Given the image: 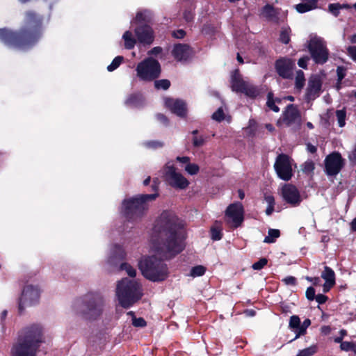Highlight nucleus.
<instances>
[{
	"instance_id": "ddd939ff",
	"label": "nucleus",
	"mask_w": 356,
	"mask_h": 356,
	"mask_svg": "<svg viewBox=\"0 0 356 356\" xmlns=\"http://www.w3.org/2000/svg\"><path fill=\"white\" fill-rule=\"evenodd\" d=\"M40 291L38 286L26 285L19 299V310L22 312L25 306H31L37 303L40 298Z\"/></svg>"
},
{
	"instance_id": "f8f14e48",
	"label": "nucleus",
	"mask_w": 356,
	"mask_h": 356,
	"mask_svg": "<svg viewBox=\"0 0 356 356\" xmlns=\"http://www.w3.org/2000/svg\"><path fill=\"white\" fill-rule=\"evenodd\" d=\"M163 173L166 181L171 186L179 189L188 187V181L181 174L176 172L175 168L169 163L164 168Z\"/></svg>"
},
{
	"instance_id": "58836bf2",
	"label": "nucleus",
	"mask_w": 356,
	"mask_h": 356,
	"mask_svg": "<svg viewBox=\"0 0 356 356\" xmlns=\"http://www.w3.org/2000/svg\"><path fill=\"white\" fill-rule=\"evenodd\" d=\"M317 351V346L316 345L311 346L307 348L301 350L298 352L296 356H312Z\"/></svg>"
},
{
	"instance_id": "864d4df0",
	"label": "nucleus",
	"mask_w": 356,
	"mask_h": 356,
	"mask_svg": "<svg viewBox=\"0 0 356 356\" xmlns=\"http://www.w3.org/2000/svg\"><path fill=\"white\" fill-rule=\"evenodd\" d=\"M354 345V342L349 341H343L341 343L340 348L343 351H352L353 346Z\"/></svg>"
},
{
	"instance_id": "473e14b6",
	"label": "nucleus",
	"mask_w": 356,
	"mask_h": 356,
	"mask_svg": "<svg viewBox=\"0 0 356 356\" xmlns=\"http://www.w3.org/2000/svg\"><path fill=\"white\" fill-rule=\"evenodd\" d=\"M291 29L283 27L280 31V40L284 44H288L290 41Z\"/></svg>"
},
{
	"instance_id": "2eb2a0df",
	"label": "nucleus",
	"mask_w": 356,
	"mask_h": 356,
	"mask_svg": "<svg viewBox=\"0 0 356 356\" xmlns=\"http://www.w3.org/2000/svg\"><path fill=\"white\" fill-rule=\"evenodd\" d=\"M281 196L284 201L292 207H298L302 201L298 188L289 184H284L281 189Z\"/></svg>"
},
{
	"instance_id": "5701e85b",
	"label": "nucleus",
	"mask_w": 356,
	"mask_h": 356,
	"mask_svg": "<svg viewBox=\"0 0 356 356\" xmlns=\"http://www.w3.org/2000/svg\"><path fill=\"white\" fill-rule=\"evenodd\" d=\"M192 49L187 44H176L172 50L174 57L180 61L186 60L192 55Z\"/></svg>"
},
{
	"instance_id": "4d7b16f0",
	"label": "nucleus",
	"mask_w": 356,
	"mask_h": 356,
	"mask_svg": "<svg viewBox=\"0 0 356 356\" xmlns=\"http://www.w3.org/2000/svg\"><path fill=\"white\" fill-rule=\"evenodd\" d=\"M286 285L295 286L296 284V279L293 276H288L282 280Z\"/></svg>"
},
{
	"instance_id": "2f4dec72",
	"label": "nucleus",
	"mask_w": 356,
	"mask_h": 356,
	"mask_svg": "<svg viewBox=\"0 0 356 356\" xmlns=\"http://www.w3.org/2000/svg\"><path fill=\"white\" fill-rule=\"evenodd\" d=\"M280 235L279 229H270L268 230V236L264 238V242L267 243H274Z\"/></svg>"
},
{
	"instance_id": "8fccbe9b",
	"label": "nucleus",
	"mask_w": 356,
	"mask_h": 356,
	"mask_svg": "<svg viewBox=\"0 0 356 356\" xmlns=\"http://www.w3.org/2000/svg\"><path fill=\"white\" fill-rule=\"evenodd\" d=\"M314 170V163L312 161H307L303 164L302 170L306 173H309Z\"/></svg>"
},
{
	"instance_id": "4c0bfd02",
	"label": "nucleus",
	"mask_w": 356,
	"mask_h": 356,
	"mask_svg": "<svg viewBox=\"0 0 356 356\" xmlns=\"http://www.w3.org/2000/svg\"><path fill=\"white\" fill-rule=\"evenodd\" d=\"M206 272V268L203 266H196L191 270L190 275L193 277L203 275Z\"/></svg>"
},
{
	"instance_id": "69168bd1",
	"label": "nucleus",
	"mask_w": 356,
	"mask_h": 356,
	"mask_svg": "<svg viewBox=\"0 0 356 356\" xmlns=\"http://www.w3.org/2000/svg\"><path fill=\"white\" fill-rule=\"evenodd\" d=\"M177 161H178L180 163H186L187 165L188 163H189L190 159L188 156H177Z\"/></svg>"
},
{
	"instance_id": "49530a36",
	"label": "nucleus",
	"mask_w": 356,
	"mask_h": 356,
	"mask_svg": "<svg viewBox=\"0 0 356 356\" xmlns=\"http://www.w3.org/2000/svg\"><path fill=\"white\" fill-rule=\"evenodd\" d=\"M268 263V260L266 258H261L258 261L252 264V268L254 270H259L262 269Z\"/></svg>"
},
{
	"instance_id": "bb28decb",
	"label": "nucleus",
	"mask_w": 356,
	"mask_h": 356,
	"mask_svg": "<svg viewBox=\"0 0 356 356\" xmlns=\"http://www.w3.org/2000/svg\"><path fill=\"white\" fill-rule=\"evenodd\" d=\"M279 14V9L274 8L270 4H266L264 6L261 12V16L268 20L276 19Z\"/></svg>"
},
{
	"instance_id": "774afa93",
	"label": "nucleus",
	"mask_w": 356,
	"mask_h": 356,
	"mask_svg": "<svg viewBox=\"0 0 356 356\" xmlns=\"http://www.w3.org/2000/svg\"><path fill=\"white\" fill-rule=\"evenodd\" d=\"M306 279L312 282L314 284H318L319 282H320V278L319 277H307Z\"/></svg>"
},
{
	"instance_id": "bf43d9fd",
	"label": "nucleus",
	"mask_w": 356,
	"mask_h": 356,
	"mask_svg": "<svg viewBox=\"0 0 356 356\" xmlns=\"http://www.w3.org/2000/svg\"><path fill=\"white\" fill-rule=\"evenodd\" d=\"M309 60L308 57H303L299 59L298 64L299 67L306 69L307 67V61Z\"/></svg>"
},
{
	"instance_id": "ea45409f",
	"label": "nucleus",
	"mask_w": 356,
	"mask_h": 356,
	"mask_svg": "<svg viewBox=\"0 0 356 356\" xmlns=\"http://www.w3.org/2000/svg\"><path fill=\"white\" fill-rule=\"evenodd\" d=\"M122 60V56H118L115 57L112 61V63L107 67L108 71L113 72V70L117 69L120 66Z\"/></svg>"
},
{
	"instance_id": "3c124183",
	"label": "nucleus",
	"mask_w": 356,
	"mask_h": 356,
	"mask_svg": "<svg viewBox=\"0 0 356 356\" xmlns=\"http://www.w3.org/2000/svg\"><path fill=\"white\" fill-rule=\"evenodd\" d=\"M337 74L338 77V84H340L343 79L346 75V69L343 67H338L337 69Z\"/></svg>"
},
{
	"instance_id": "20e7f679",
	"label": "nucleus",
	"mask_w": 356,
	"mask_h": 356,
	"mask_svg": "<svg viewBox=\"0 0 356 356\" xmlns=\"http://www.w3.org/2000/svg\"><path fill=\"white\" fill-rule=\"evenodd\" d=\"M116 296L122 307L129 308L142 298L141 286L136 280L124 278L117 284Z\"/></svg>"
},
{
	"instance_id": "dca6fc26",
	"label": "nucleus",
	"mask_w": 356,
	"mask_h": 356,
	"mask_svg": "<svg viewBox=\"0 0 356 356\" xmlns=\"http://www.w3.org/2000/svg\"><path fill=\"white\" fill-rule=\"evenodd\" d=\"M282 124L288 127L300 125V115L296 106L290 104L286 107L282 118L277 121L278 126H281Z\"/></svg>"
},
{
	"instance_id": "09e8293b",
	"label": "nucleus",
	"mask_w": 356,
	"mask_h": 356,
	"mask_svg": "<svg viewBox=\"0 0 356 356\" xmlns=\"http://www.w3.org/2000/svg\"><path fill=\"white\" fill-rule=\"evenodd\" d=\"M197 133V130L193 131V134L195 135ZM204 143V138L202 136H194L193 138V143L194 146L200 147L202 146Z\"/></svg>"
},
{
	"instance_id": "7ed1b4c3",
	"label": "nucleus",
	"mask_w": 356,
	"mask_h": 356,
	"mask_svg": "<svg viewBox=\"0 0 356 356\" xmlns=\"http://www.w3.org/2000/svg\"><path fill=\"white\" fill-rule=\"evenodd\" d=\"M42 342V330L33 325L24 328L11 348V356H35L39 343Z\"/></svg>"
},
{
	"instance_id": "4be33fe9",
	"label": "nucleus",
	"mask_w": 356,
	"mask_h": 356,
	"mask_svg": "<svg viewBox=\"0 0 356 356\" xmlns=\"http://www.w3.org/2000/svg\"><path fill=\"white\" fill-rule=\"evenodd\" d=\"M102 311V302L100 299L90 301L86 305L85 315L89 319L95 318Z\"/></svg>"
},
{
	"instance_id": "79ce46f5",
	"label": "nucleus",
	"mask_w": 356,
	"mask_h": 356,
	"mask_svg": "<svg viewBox=\"0 0 356 356\" xmlns=\"http://www.w3.org/2000/svg\"><path fill=\"white\" fill-rule=\"evenodd\" d=\"M120 269L124 270L131 277H135L136 275V269L127 263L121 264Z\"/></svg>"
},
{
	"instance_id": "aec40b11",
	"label": "nucleus",
	"mask_w": 356,
	"mask_h": 356,
	"mask_svg": "<svg viewBox=\"0 0 356 356\" xmlns=\"http://www.w3.org/2000/svg\"><path fill=\"white\" fill-rule=\"evenodd\" d=\"M164 104L166 108L177 115L179 117H184L186 115L187 108L184 101L166 97L164 99Z\"/></svg>"
},
{
	"instance_id": "338daca9",
	"label": "nucleus",
	"mask_w": 356,
	"mask_h": 356,
	"mask_svg": "<svg viewBox=\"0 0 356 356\" xmlns=\"http://www.w3.org/2000/svg\"><path fill=\"white\" fill-rule=\"evenodd\" d=\"M349 159L351 161L356 163V144L353 150L352 151L351 154L349 156Z\"/></svg>"
},
{
	"instance_id": "680f3d73",
	"label": "nucleus",
	"mask_w": 356,
	"mask_h": 356,
	"mask_svg": "<svg viewBox=\"0 0 356 356\" xmlns=\"http://www.w3.org/2000/svg\"><path fill=\"white\" fill-rule=\"evenodd\" d=\"M156 118L158 120H159L161 123L164 124H166L168 123V119L163 114L158 113L156 115Z\"/></svg>"
},
{
	"instance_id": "f704fd0d",
	"label": "nucleus",
	"mask_w": 356,
	"mask_h": 356,
	"mask_svg": "<svg viewBox=\"0 0 356 356\" xmlns=\"http://www.w3.org/2000/svg\"><path fill=\"white\" fill-rule=\"evenodd\" d=\"M211 238L213 241L220 240L222 238V228L220 225H216L211 229Z\"/></svg>"
},
{
	"instance_id": "39448f33",
	"label": "nucleus",
	"mask_w": 356,
	"mask_h": 356,
	"mask_svg": "<svg viewBox=\"0 0 356 356\" xmlns=\"http://www.w3.org/2000/svg\"><path fill=\"white\" fill-rule=\"evenodd\" d=\"M158 193L140 195L123 201L121 212L129 220L136 221L140 218L147 209V202L155 200Z\"/></svg>"
},
{
	"instance_id": "6e6552de",
	"label": "nucleus",
	"mask_w": 356,
	"mask_h": 356,
	"mask_svg": "<svg viewBox=\"0 0 356 356\" xmlns=\"http://www.w3.org/2000/svg\"><path fill=\"white\" fill-rule=\"evenodd\" d=\"M308 49L316 63L323 64L327 60L329 52L323 38L316 35L312 36L308 44Z\"/></svg>"
},
{
	"instance_id": "603ef678",
	"label": "nucleus",
	"mask_w": 356,
	"mask_h": 356,
	"mask_svg": "<svg viewBox=\"0 0 356 356\" xmlns=\"http://www.w3.org/2000/svg\"><path fill=\"white\" fill-rule=\"evenodd\" d=\"M348 56L355 62H356V46H350L347 48Z\"/></svg>"
},
{
	"instance_id": "4468645a",
	"label": "nucleus",
	"mask_w": 356,
	"mask_h": 356,
	"mask_svg": "<svg viewBox=\"0 0 356 356\" xmlns=\"http://www.w3.org/2000/svg\"><path fill=\"white\" fill-rule=\"evenodd\" d=\"M344 165L340 153L334 152L327 155L325 159V168L327 175H337Z\"/></svg>"
},
{
	"instance_id": "f3484780",
	"label": "nucleus",
	"mask_w": 356,
	"mask_h": 356,
	"mask_svg": "<svg viewBox=\"0 0 356 356\" xmlns=\"http://www.w3.org/2000/svg\"><path fill=\"white\" fill-rule=\"evenodd\" d=\"M311 321L309 318H306L301 323L300 318L298 316H291L290 317L289 322V327L296 334L293 340L297 339L301 336L305 335L307 333V328L311 325Z\"/></svg>"
},
{
	"instance_id": "a878e982",
	"label": "nucleus",
	"mask_w": 356,
	"mask_h": 356,
	"mask_svg": "<svg viewBox=\"0 0 356 356\" xmlns=\"http://www.w3.org/2000/svg\"><path fill=\"white\" fill-rule=\"evenodd\" d=\"M318 6V0H302V2L296 5V10L300 13H305L316 9Z\"/></svg>"
},
{
	"instance_id": "9b49d317",
	"label": "nucleus",
	"mask_w": 356,
	"mask_h": 356,
	"mask_svg": "<svg viewBox=\"0 0 356 356\" xmlns=\"http://www.w3.org/2000/svg\"><path fill=\"white\" fill-rule=\"evenodd\" d=\"M277 176L282 180L289 181L293 176L292 163L286 154H280L274 165Z\"/></svg>"
},
{
	"instance_id": "c85d7f7f",
	"label": "nucleus",
	"mask_w": 356,
	"mask_h": 356,
	"mask_svg": "<svg viewBox=\"0 0 356 356\" xmlns=\"http://www.w3.org/2000/svg\"><path fill=\"white\" fill-rule=\"evenodd\" d=\"M143 101V97L140 95H133L127 98L125 104L129 107L137 108L142 105Z\"/></svg>"
},
{
	"instance_id": "f257e3e1",
	"label": "nucleus",
	"mask_w": 356,
	"mask_h": 356,
	"mask_svg": "<svg viewBox=\"0 0 356 356\" xmlns=\"http://www.w3.org/2000/svg\"><path fill=\"white\" fill-rule=\"evenodd\" d=\"M184 222L172 211H164L156 219L150 239L151 252L170 259L184 248Z\"/></svg>"
},
{
	"instance_id": "9d476101",
	"label": "nucleus",
	"mask_w": 356,
	"mask_h": 356,
	"mask_svg": "<svg viewBox=\"0 0 356 356\" xmlns=\"http://www.w3.org/2000/svg\"><path fill=\"white\" fill-rule=\"evenodd\" d=\"M244 209L241 202L230 204L225 211L226 222L232 227H239L243 221Z\"/></svg>"
},
{
	"instance_id": "a19ab883",
	"label": "nucleus",
	"mask_w": 356,
	"mask_h": 356,
	"mask_svg": "<svg viewBox=\"0 0 356 356\" xmlns=\"http://www.w3.org/2000/svg\"><path fill=\"white\" fill-rule=\"evenodd\" d=\"M154 86L157 89L167 90L170 86V82L168 79H161L156 81Z\"/></svg>"
},
{
	"instance_id": "c03bdc74",
	"label": "nucleus",
	"mask_w": 356,
	"mask_h": 356,
	"mask_svg": "<svg viewBox=\"0 0 356 356\" xmlns=\"http://www.w3.org/2000/svg\"><path fill=\"white\" fill-rule=\"evenodd\" d=\"M212 118L218 122L223 120L225 118V115L222 108H219L215 113H213Z\"/></svg>"
},
{
	"instance_id": "cd10ccee",
	"label": "nucleus",
	"mask_w": 356,
	"mask_h": 356,
	"mask_svg": "<svg viewBox=\"0 0 356 356\" xmlns=\"http://www.w3.org/2000/svg\"><path fill=\"white\" fill-rule=\"evenodd\" d=\"M124 46L127 49H132L137 42V38L135 37L131 31H126L122 35Z\"/></svg>"
},
{
	"instance_id": "1a4fd4ad",
	"label": "nucleus",
	"mask_w": 356,
	"mask_h": 356,
	"mask_svg": "<svg viewBox=\"0 0 356 356\" xmlns=\"http://www.w3.org/2000/svg\"><path fill=\"white\" fill-rule=\"evenodd\" d=\"M232 88L234 91L244 93L246 96L254 98L259 95V89L244 81L238 70H236L232 76Z\"/></svg>"
},
{
	"instance_id": "423d86ee",
	"label": "nucleus",
	"mask_w": 356,
	"mask_h": 356,
	"mask_svg": "<svg viewBox=\"0 0 356 356\" xmlns=\"http://www.w3.org/2000/svg\"><path fill=\"white\" fill-rule=\"evenodd\" d=\"M138 266L144 277L152 282L163 281L168 276L167 265L155 256L142 259Z\"/></svg>"
},
{
	"instance_id": "6e6d98bb",
	"label": "nucleus",
	"mask_w": 356,
	"mask_h": 356,
	"mask_svg": "<svg viewBox=\"0 0 356 356\" xmlns=\"http://www.w3.org/2000/svg\"><path fill=\"white\" fill-rule=\"evenodd\" d=\"M145 145L149 148L156 149L163 146V143L159 141H148Z\"/></svg>"
},
{
	"instance_id": "412c9836",
	"label": "nucleus",
	"mask_w": 356,
	"mask_h": 356,
	"mask_svg": "<svg viewBox=\"0 0 356 356\" xmlns=\"http://www.w3.org/2000/svg\"><path fill=\"white\" fill-rule=\"evenodd\" d=\"M321 85L322 83L318 76H314L309 79L306 92V99L307 101L314 100L319 96Z\"/></svg>"
},
{
	"instance_id": "0eeeda50",
	"label": "nucleus",
	"mask_w": 356,
	"mask_h": 356,
	"mask_svg": "<svg viewBox=\"0 0 356 356\" xmlns=\"http://www.w3.org/2000/svg\"><path fill=\"white\" fill-rule=\"evenodd\" d=\"M136 70L140 80L149 81L159 76L161 66L156 60L148 58L139 63Z\"/></svg>"
},
{
	"instance_id": "de8ad7c7",
	"label": "nucleus",
	"mask_w": 356,
	"mask_h": 356,
	"mask_svg": "<svg viewBox=\"0 0 356 356\" xmlns=\"http://www.w3.org/2000/svg\"><path fill=\"white\" fill-rule=\"evenodd\" d=\"M132 325L135 327H143L146 326V321L143 318H136V316H134L132 319Z\"/></svg>"
},
{
	"instance_id": "052dcab7",
	"label": "nucleus",
	"mask_w": 356,
	"mask_h": 356,
	"mask_svg": "<svg viewBox=\"0 0 356 356\" xmlns=\"http://www.w3.org/2000/svg\"><path fill=\"white\" fill-rule=\"evenodd\" d=\"M172 35L176 38H183L185 35V32L180 29L172 33Z\"/></svg>"
},
{
	"instance_id": "a18cd8bd",
	"label": "nucleus",
	"mask_w": 356,
	"mask_h": 356,
	"mask_svg": "<svg viewBox=\"0 0 356 356\" xmlns=\"http://www.w3.org/2000/svg\"><path fill=\"white\" fill-rule=\"evenodd\" d=\"M329 11L335 17L339 15V10H341L340 3H330L328 6Z\"/></svg>"
},
{
	"instance_id": "37998d69",
	"label": "nucleus",
	"mask_w": 356,
	"mask_h": 356,
	"mask_svg": "<svg viewBox=\"0 0 356 356\" xmlns=\"http://www.w3.org/2000/svg\"><path fill=\"white\" fill-rule=\"evenodd\" d=\"M185 170L191 175H196L199 172V167L195 163H188L185 167Z\"/></svg>"
},
{
	"instance_id": "13d9d810",
	"label": "nucleus",
	"mask_w": 356,
	"mask_h": 356,
	"mask_svg": "<svg viewBox=\"0 0 356 356\" xmlns=\"http://www.w3.org/2000/svg\"><path fill=\"white\" fill-rule=\"evenodd\" d=\"M315 300L318 304H323L327 301V297L323 294H318L316 296Z\"/></svg>"
},
{
	"instance_id": "f03ea898",
	"label": "nucleus",
	"mask_w": 356,
	"mask_h": 356,
	"mask_svg": "<svg viewBox=\"0 0 356 356\" xmlns=\"http://www.w3.org/2000/svg\"><path fill=\"white\" fill-rule=\"evenodd\" d=\"M42 19L33 12L26 14L25 25L20 32L0 29V40L12 49L26 50L35 44L40 36Z\"/></svg>"
},
{
	"instance_id": "6ab92c4d",
	"label": "nucleus",
	"mask_w": 356,
	"mask_h": 356,
	"mask_svg": "<svg viewBox=\"0 0 356 356\" xmlns=\"http://www.w3.org/2000/svg\"><path fill=\"white\" fill-rule=\"evenodd\" d=\"M294 67V60L288 58H280L275 63L277 74L284 79H291L292 77Z\"/></svg>"
},
{
	"instance_id": "e2e57ef3",
	"label": "nucleus",
	"mask_w": 356,
	"mask_h": 356,
	"mask_svg": "<svg viewBox=\"0 0 356 356\" xmlns=\"http://www.w3.org/2000/svg\"><path fill=\"white\" fill-rule=\"evenodd\" d=\"M162 49L160 47H156L152 49L149 52V55H156L161 52Z\"/></svg>"
},
{
	"instance_id": "5fc2aeb1",
	"label": "nucleus",
	"mask_w": 356,
	"mask_h": 356,
	"mask_svg": "<svg viewBox=\"0 0 356 356\" xmlns=\"http://www.w3.org/2000/svg\"><path fill=\"white\" fill-rule=\"evenodd\" d=\"M306 297L310 301L315 299V289L312 286L307 288L306 291Z\"/></svg>"
},
{
	"instance_id": "393cba45",
	"label": "nucleus",
	"mask_w": 356,
	"mask_h": 356,
	"mask_svg": "<svg viewBox=\"0 0 356 356\" xmlns=\"http://www.w3.org/2000/svg\"><path fill=\"white\" fill-rule=\"evenodd\" d=\"M152 13L148 10H143L138 11L136 17L131 21V26L137 25H146L145 23L149 22L152 19Z\"/></svg>"
},
{
	"instance_id": "b1692460",
	"label": "nucleus",
	"mask_w": 356,
	"mask_h": 356,
	"mask_svg": "<svg viewBox=\"0 0 356 356\" xmlns=\"http://www.w3.org/2000/svg\"><path fill=\"white\" fill-rule=\"evenodd\" d=\"M126 253L123 248L120 245H114L111 249L107 261L110 264H115L124 259Z\"/></svg>"
},
{
	"instance_id": "7c9ffc66",
	"label": "nucleus",
	"mask_w": 356,
	"mask_h": 356,
	"mask_svg": "<svg viewBox=\"0 0 356 356\" xmlns=\"http://www.w3.org/2000/svg\"><path fill=\"white\" fill-rule=\"evenodd\" d=\"M264 200L268 204V207L266 210V213L268 216H270L274 211V206H275V198L271 195L265 194Z\"/></svg>"
},
{
	"instance_id": "e433bc0d",
	"label": "nucleus",
	"mask_w": 356,
	"mask_h": 356,
	"mask_svg": "<svg viewBox=\"0 0 356 356\" xmlns=\"http://www.w3.org/2000/svg\"><path fill=\"white\" fill-rule=\"evenodd\" d=\"M266 104H267V106L270 110H272L275 112H279L280 108L277 106L275 105V102L274 100V95H273V93L271 92H269L268 93Z\"/></svg>"
},
{
	"instance_id": "c756f323",
	"label": "nucleus",
	"mask_w": 356,
	"mask_h": 356,
	"mask_svg": "<svg viewBox=\"0 0 356 356\" xmlns=\"http://www.w3.org/2000/svg\"><path fill=\"white\" fill-rule=\"evenodd\" d=\"M321 277L325 280V282L335 284V273L331 268L325 266Z\"/></svg>"
},
{
	"instance_id": "0e129e2a",
	"label": "nucleus",
	"mask_w": 356,
	"mask_h": 356,
	"mask_svg": "<svg viewBox=\"0 0 356 356\" xmlns=\"http://www.w3.org/2000/svg\"><path fill=\"white\" fill-rule=\"evenodd\" d=\"M334 286V284L325 282L323 286V292L324 293L328 292L331 289V288H332Z\"/></svg>"
},
{
	"instance_id": "a211bd4d",
	"label": "nucleus",
	"mask_w": 356,
	"mask_h": 356,
	"mask_svg": "<svg viewBox=\"0 0 356 356\" xmlns=\"http://www.w3.org/2000/svg\"><path fill=\"white\" fill-rule=\"evenodd\" d=\"M136 37L140 44L150 45L154 40V33L149 25H138L134 29Z\"/></svg>"
},
{
	"instance_id": "c9c22d12",
	"label": "nucleus",
	"mask_w": 356,
	"mask_h": 356,
	"mask_svg": "<svg viewBox=\"0 0 356 356\" xmlns=\"http://www.w3.org/2000/svg\"><path fill=\"white\" fill-rule=\"evenodd\" d=\"M305 79L304 72L302 70H298L296 76V87L298 89H302L305 86Z\"/></svg>"
},
{
	"instance_id": "72a5a7b5",
	"label": "nucleus",
	"mask_w": 356,
	"mask_h": 356,
	"mask_svg": "<svg viewBox=\"0 0 356 356\" xmlns=\"http://www.w3.org/2000/svg\"><path fill=\"white\" fill-rule=\"evenodd\" d=\"M336 117L338 122V125L340 127H343L346 125V110H337L336 111Z\"/></svg>"
}]
</instances>
